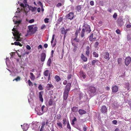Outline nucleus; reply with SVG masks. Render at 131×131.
Wrapping results in <instances>:
<instances>
[{
    "instance_id": "obj_1",
    "label": "nucleus",
    "mask_w": 131,
    "mask_h": 131,
    "mask_svg": "<svg viewBox=\"0 0 131 131\" xmlns=\"http://www.w3.org/2000/svg\"><path fill=\"white\" fill-rule=\"evenodd\" d=\"M28 32H30L31 34H34L37 30V27L36 26L34 27L33 25L28 26Z\"/></svg>"
},
{
    "instance_id": "obj_2",
    "label": "nucleus",
    "mask_w": 131,
    "mask_h": 131,
    "mask_svg": "<svg viewBox=\"0 0 131 131\" xmlns=\"http://www.w3.org/2000/svg\"><path fill=\"white\" fill-rule=\"evenodd\" d=\"M96 91L95 87L92 86H90L89 88V93L90 95L94 94Z\"/></svg>"
},
{
    "instance_id": "obj_3",
    "label": "nucleus",
    "mask_w": 131,
    "mask_h": 131,
    "mask_svg": "<svg viewBox=\"0 0 131 131\" xmlns=\"http://www.w3.org/2000/svg\"><path fill=\"white\" fill-rule=\"evenodd\" d=\"M71 83H67L65 88L64 92L69 93L71 88Z\"/></svg>"
},
{
    "instance_id": "obj_4",
    "label": "nucleus",
    "mask_w": 131,
    "mask_h": 131,
    "mask_svg": "<svg viewBox=\"0 0 131 131\" xmlns=\"http://www.w3.org/2000/svg\"><path fill=\"white\" fill-rule=\"evenodd\" d=\"M74 17V13L72 12L70 13L66 16V17L67 19L71 20L73 19Z\"/></svg>"
},
{
    "instance_id": "obj_5",
    "label": "nucleus",
    "mask_w": 131,
    "mask_h": 131,
    "mask_svg": "<svg viewBox=\"0 0 131 131\" xmlns=\"http://www.w3.org/2000/svg\"><path fill=\"white\" fill-rule=\"evenodd\" d=\"M131 61V58L129 57H127L126 58L125 61V63L126 66H128Z\"/></svg>"
},
{
    "instance_id": "obj_6",
    "label": "nucleus",
    "mask_w": 131,
    "mask_h": 131,
    "mask_svg": "<svg viewBox=\"0 0 131 131\" xmlns=\"http://www.w3.org/2000/svg\"><path fill=\"white\" fill-rule=\"evenodd\" d=\"M101 112L103 114L107 113V109L106 106L105 105L102 106L101 109Z\"/></svg>"
},
{
    "instance_id": "obj_7",
    "label": "nucleus",
    "mask_w": 131,
    "mask_h": 131,
    "mask_svg": "<svg viewBox=\"0 0 131 131\" xmlns=\"http://www.w3.org/2000/svg\"><path fill=\"white\" fill-rule=\"evenodd\" d=\"M46 55L45 53L44 52L42 53L41 54L40 60L42 62H44L45 60Z\"/></svg>"
},
{
    "instance_id": "obj_8",
    "label": "nucleus",
    "mask_w": 131,
    "mask_h": 131,
    "mask_svg": "<svg viewBox=\"0 0 131 131\" xmlns=\"http://www.w3.org/2000/svg\"><path fill=\"white\" fill-rule=\"evenodd\" d=\"M109 53L107 52L104 53L103 54L104 58L105 59H107L108 60H109L110 58L109 57Z\"/></svg>"
},
{
    "instance_id": "obj_9",
    "label": "nucleus",
    "mask_w": 131,
    "mask_h": 131,
    "mask_svg": "<svg viewBox=\"0 0 131 131\" xmlns=\"http://www.w3.org/2000/svg\"><path fill=\"white\" fill-rule=\"evenodd\" d=\"M22 128L23 130L26 131L29 128V125L28 124H24L23 125H21Z\"/></svg>"
},
{
    "instance_id": "obj_10",
    "label": "nucleus",
    "mask_w": 131,
    "mask_h": 131,
    "mask_svg": "<svg viewBox=\"0 0 131 131\" xmlns=\"http://www.w3.org/2000/svg\"><path fill=\"white\" fill-rule=\"evenodd\" d=\"M117 23L118 26H122L123 23L122 19V18H119L117 21Z\"/></svg>"
},
{
    "instance_id": "obj_11",
    "label": "nucleus",
    "mask_w": 131,
    "mask_h": 131,
    "mask_svg": "<svg viewBox=\"0 0 131 131\" xmlns=\"http://www.w3.org/2000/svg\"><path fill=\"white\" fill-rule=\"evenodd\" d=\"M112 92L115 93H116L117 92L118 90V87L117 86L115 85L112 87Z\"/></svg>"
},
{
    "instance_id": "obj_12",
    "label": "nucleus",
    "mask_w": 131,
    "mask_h": 131,
    "mask_svg": "<svg viewBox=\"0 0 131 131\" xmlns=\"http://www.w3.org/2000/svg\"><path fill=\"white\" fill-rule=\"evenodd\" d=\"M85 30L88 33H90L91 31V30L90 26L89 25H87L85 26Z\"/></svg>"
},
{
    "instance_id": "obj_13",
    "label": "nucleus",
    "mask_w": 131,
    "mask_h": 131,
    "mask_svg": "<svg viewBox=\"0 0 131 131\" xmlns=\"http://www.w3.org/2000/svg\"><path fill=\"white\" fill-rule=\"evenodd\" d=\"M43 94V92L42 91H41L39 93V96L40 100L41 102L43 101V99L42 97V95Z\"/></svg>"
},
{
    "instance_id": "obj_14",
    "label": "nucleus",
    "mask_w": 131,
    "mask_h": 131,
    "mask_svg": "<svg viewBox=\"0 0 131 131\" xmlns=\"http://www.w3.org/2000/svg\"><path fill=\"white\" fill-rule=\"evenodd\" d=\"M90 47L89 46H87L86 49L85 54L87 57H89L90 54Z\"/></svg>"
},
{
    "instance_id": "obj_15",
    "label": "nucleus",
    "mask_w": 131,
    "mask_h": 131,
    "mask_svg": "<svg viewBox=\"0 0 131 131\" xmlns=\"http://www.w3.org/2000/svg\"><path fill=\"white\" fill-rule=\"evenodd\" d=\"M49 70H45L43 73V74L45 76H48V79L49 80L50 78V74H49Z\"/></svg>"
},
{
    "instance_id": "obj_16",
    "label": "nucleus",
    "mask_w": 131,
    "mask_h": 131,
    "mask_svg": "<svg viewBox=\"0 0 131 131\" xmlns=\"http://www.w3.org/2000/svg\"><path fill=\"white\" fill-rule=\"evenodd\" d=\"M69 93L64 92L63 95V99L64 100H66L67 99Z\"/></svg>"
},
{
    "instance_id": "obj_17",
    "label": "nucleus",
    "mask_w": 131,
    "mask_h": 131,
    "mask_svg": "<svg viewBox=\"0 0 131 131\" xmlns=\"http://www.w3.org/2000/svg\"><path fill=\"white\" fill-rule=\"evenodd\" d=\"M79 113L80 115H82L85 114L86 113V111L82 109H80L79 110Z\"/></svg>"
},
{
    "instance_id": "obj_18",
    "label": "nucleus",
    "mask_w": 131,
    "mask_h": 131,
    "mask_svg": "<svg viewBox=\"0 0 131 131\" xmlns=\"http://www.w3.org/2000/svg\"><path fill=\"white\" fill-rule=\"evenodd\" d=\"M81 58L83 60L84 62H86L88 60L87 58L85 56L84 54L82 53L81 54Z\"/></svg>"
},
{
    "instance_id": "obj_19",
    "label": "nucleus",
    "mask_w": 131,
    "mask_h": 131,
    "mask_svg": "<svg viewBox=\"0 0 131 131\" xmlns=\"http://www.w3.org/2000/svg\"><path fill=\"white\" fill-rule=\"evenodd\" d=\"M71 43L72 45L74 46L73 51L74 52H76L77 49V47L75 45L74 43L73 42V41H72V40L71 41Z\"/></svg>"
},
{
    "instance_id": "obj_20",
    "label": "nucleus",
    "mask_w": 131,
    "mask_h": 131,
    "mask_svg": "<svg viewBox=\"0 0 131 131\" xmlns=\"http://www.w3.org/2000/svg\"><path fill=\"white\" fill-rule=\"evenodd\" d=\"M122 58H119L117 59V62L118 64L120 66L122 65Z\"/></svg>"
},
{
    "instance_id": "obj_21",
    "label": "nucleus",
    "mask_w": 131,
    "mask_h": 131,
    "mask_svg": "<svg viewBox=\"0 0 131 131\" xmlns=\"http://www.w3.org/2000/svg\"><path fill=\"white\" fill-rule=\"evenodd\" d=\"M79 73L82 75V77H83V79H85L86 78V74L85 73L82 71H80Z\"/></svg>"
},
{
    "instance_id": "obj_22",
    "label": "nucleus",
    "mask_w": 131,
    "mask_h": 131,
    "mask_svg": "<svg viewBox=\"0 0 131 131\" xmlns=\"http://www.w3.org/2000/svg\"><path fill=\"white\" fill-rule=\"evenodd\" d=\"M71 110L73 112H76L78 111V108L77 107L74 106L71 108Z\"/></svg>"
},
{
    "instance_id": "obj_23",
    "label": "nucleus",
    "mask_w": 131,
    "mask_h": 131,
    "mask_svg": "<svg viewBox=\"0 0 131 131\" xmlns=\"http://www.w3.org/2000/svg\"><path fill=\"white\" fill-rule=\"evenodd\" d=\"M85 32V29L83 28L82 29V31L81 33V37L83 38L84 35V33Z\"/></svg>"
},
{
    "instance_id": "obj_24",
    "label": "nucleus",
    "mask_w": 131,
    "mask_h": 131,
    "mask_svg": "<svg viewBox=\"0 0 131 131\" xmlns=\"http://www.w3.org/2000/svg\"><path fill=\"white\" fill-rule=\"evenodd\" d=\"M29 9L32 12H34L35 11L36 8L35 7H33L32 6H30L29 8Z\"/></svg>"
},
{
    "instance_id": "obj_25",
    "label": "nucleus",
    "mask_w": 131,
    "mask_h": 131,
    "mask_svg": "<svg viewBox=\"0 0 131 131\" xmlns=\"http://www.w3.org/2000/svg\"><path fill=\"white\" fill-rule=\"evenodd\" d=\"M81 5H79L77 6L76 7V9L77 11L78 12H80L81 10Z\"/></svg>"
},
{
    "instance_id": "obj_26",
    "label": "nucleus",
    "mask_w": 131,
    "mask_h": 131,
    "mask_svg": "<svg viewBox=\"0 0 131 131\" xmlns=\"http://www.w3.org/2000/svg\"><path fill=\"white\" fill-rule=\"evenodd\" d=\"M30 78L32 80H34L35 79V77L33 74L32 73H30Z\"/></svg>"
},
{
    "instance_id": "obj_27",
    "label": "nucleus",
    "mask_w": 131,
    "mask_h": 131,
    "mask_svg": "<svg viewBox=\"0 0 131 131\" xmlns=\"http://www.w3.org/2000/svg\"><path fill=\"white\" fill-rule=\"evenodd\" d=\"M67 78L68 81H70L72 78V74H68L67 75Z\"/></svg>"
},
{
    "instance_id": "obj_28",
    "label": "nucleus",
    "mask_w": 131,
    "mask_h": 131,
    "mask_svg": "<svg viewBox=\"0 0 131 131\" xmlns=\"http://www.w3.org/2000/svg\"><path fill=\"white\" fill-rule=\"evenodd\" d=\"M51 59L50 58H49L47 63V66L49 67H50L51 66Z\"/></svg>"
},
{
    "instance_id": "obj_29",
    "label": "nucleus",
    "mask_w": 131,
    "mask_h": 131,
    "mask_svg": "<svg viewBox=\"0 0 131 131\" xmlns=\"http://www.w3.org/2000/svg\"><path fill=\"white\" fill-rule=\"evenodd\" d=\"M45 107L44 105H42L41 107V110L42 113H40V114H39V115H42L43 113L45 112L43 111L44 109L45 108Z\"/></svg>"
},
{
    "instance_id": "obj_30",
    "label": "nucleus",
    "mask_w": 131,
    "mask_h": 131,
    "mask_svg": "<svg viewBox=\"0 0 131 131\" xmlns=\"http://www.w3.org/2000/svg\"><path fill=\"white\" fill-rule=\"evenodd\" d=\"M54 78L55 79L56 81L57 82H58L61 80L60 77L57 75H56L55 76Z\"/></svg>"
},
{
    "instance_id": "obj_31",
    "label": "nucleus",
    "mask_w": 131,
    "mask_h": 131,
    "mask_svg": "<svg viewBox=\"0 0 131 131\" xmlns=\"http://www.w3.org/2000/svg\"><path fill=\"white\" fill-rule=\"evenodd\" d=\"M92 54L93 57L95 58H97L99 57V54L98 53H97L96 52H93Z\"/></svg>"
},
{
    "instance_id": "obj_32",
    "label": "nucleus",
    "mask_w": 131,
    "mask_h": 131,
    "mask_svg": "<svg viewBox=\"0 0 131 131\" xmlns=\"http://www.w3.org/2000/svg\"><path fill=\"white\" fill-rule=\"evenodd\" d=\"M20 6L21 7H23L24 8V11H25L26 14H27V13L28 12V11L26 10L25 7L23 3H21L20 4Z\"/></svg>"
},
{
    "instance_id": "obj_33",
    "label": "nucleus",
    "mask_w": 131,
    "mask_h": 131,
    "mask_svg": "<svg viewBox=\"0 0 131 131\" xmlns=\"http://www.w3.org/2000/svg\"><path fill=\"white\" fill-rule=\"evenodd\" d=\"M14 44L16 46H20L21 47L23 45L22 44H21L19 42H16L15 41L14 42Z\"/></svg>"
},
{
    "instance_id": "obj_34",
    "label": "nucleus",
    "mask_w": 131,
    "mask_h": 131,
    "mask_svg": "<svg viewBox=\"0 0 131 131\" xmlns=\"http://www.w3.org/2000/svg\"><path fill=\"white\" fill-rule=\"evenodd\" d=\"M81 28H79V30H77L76 32L75 33V35L76 37H77L78 34L79 32H80V31L81 30Z\"/></svg>"
},
{
    "instance_id": "obj_35",
    "label": "nucleus",
    "mask_w": 131,
    "mask_h": 131,
    "mask_svg": "<svg viewBox=\"0 0 131 131\" xmlns=\"http://www.w3.org/2000/svg\"><path fill=\"white\" fill-rule=\"evenodd\" d=\"M125 88H126L128 90L129 89V83H126L125 84Z\"/></svg>"
},
{
    "instance_id": "obj_36",
    "label": "nucleus",
    "mask_w": 131,
    "mask_h": 131,
    "mask_svg": "<svg viewBox=\"0 0 131 131\" xmlns=\"http://www.w3.org/2000/svg\"><path fill=\"white\" fill-rule=\"evenodd\" d=\"M49 105L51 106L53 104V100L51 99H50L49 100V102H48Z\"/></svg>"
},
{
    "instance_id": "obj_37",
    "label": "nucleus",
    "mask_w": 131,
    "mask_h": 131,
    "mask_svg": "<svg viewBox=\"0 0 131 131\" xmlns=\"http://www.w3.org/2000/svg\"><path fill=\"white\" fill-rule=\"evenodd\" d=\"M20 80V77L19 76H18L16 78L13 80V81L15 80L16 81H19Z\"/></svg>"
},
{
    "instance_id": "obj_38",
    "label": "nucleus",
    "mask_w": 131,
    "mask_h": 131,
    "mask_svg": "<svg viewBox=\"0 0 131 131\" xmlns=\"http://www.w3.org/2000/svg\"><path fill=\"white\" fill-rule=\"evenodd\" d=\"M98 61V60H93L92 62V65H95V63L97 62Z\"/></svg>"
},
{
    "instance_id": "obj_39",
    "label": "nucleus",
    "mask_w": 131,
    "mask_h": 131,
    "mask_svg": "<svg viewBox=\"0 0 131 131\" xmlns=\"http://www.w3.org/2000/svg\"><path fill=\"white\" fill-rule=\"evenodd\" d=\"M61 115L60 114H57L56 116V118L57 119H61Z\"/></svg>"
},
{
    "instance_id": "obj_40",
    "label": "nucleus",
    "mask_w": 131,
    "mask_h": 131,
    "mask_svg": "<svg viewBox=\"0 0 131 131\" xmlns=\"http://www.w3.org/2000/svg\"><path fill=\"white\" fill-rule=\"evenodd\" d=\"M60 30L61 31L62 33L63 34L65 30V28L64 27H62L61 28Z\"/></svg>"
},
{
    "instance_id": "obj_41",
    "label": "nucleus",
    "mask_w": 131,
    "mask_h": 131,
    "mask_svg": "<svg viewBox=\"0 0 131 131\" xmlns=\"http://www.w3.org/2000/svg\"><path fill=\"white\" fill-rule=\"evenodd\" d=\"M57 124L61 128H62V124L60 122L57 123Z\"/></svg>"
},
{
    "instance_id": "obj_42",
    "label": "nucleus",
    "mask_w": 131,
    "mask_h": 131,
    "mask_svg": "<svg viewBox=\"0 0 131 131\" xmlns=\"http://www.w3.org/2000/svg\"><path fill=\"white\" fill-rule=\"evenodd\" d=\"M45 125V121L43 122L42 123V125L41 126V129H42V128H43L44 127V126Z\"/></svg>"
},
{
    "instance_id": "obj_43",
    "label": "nucleus",
    "mask_w": 131,
    "mask_h": 131,
    "mask_svg": "<svg viewBox=\"0 0 131 131\" xmlns=\"http://www.w3.org/2000/svg\"><path fill=\"white\" fill-rule=\"evenodd\" d=\"M117 15L116 13H114V15H113V17L115 19H116L117 17Z\"/></svg>"
},
{
    "instance_id": "obj_44",
    "label": "nucleus",
    "mask_w": 131,
    "mask_h": 131,
    "mask_svg": "<svg viewBox=\"0 0 131 131\" xmlns=\"http://www.w3.org/2000/svg\"><path fill=\"white\" fill-rule=\"evenodd\" d=\"M63 123L64 125L66 124L67 123V119L66 118H64L63 120Z\"/></svg>"
},
{
    "instance_id": "obj_45",
    "label": "nucleus",
    "mask_w": 131,
    "mask_h": 131,
    "mask_svg": "<svg viewBox=\"0 0 131 131\" xmlns=\"http://www.w3.org/2000/svg\"><path fill=\"white\" fill-rule=\"evenodd\" d=\"M28 83L29 85L30 86H32L33 85L31 81L30 80H28Z\"/></svg>"
},
{
    "instance_id": "obj_46",
    "label": "nucleus",
    "mask_w": 131,
    "mask_h": 131,
    "mask_svg": "<svg viewBox=\"0 0 131 131\" xmlns=\"http://www.w3.org/2000/svg\"><path fill=\"white\" fill-rule=\"evenodd\" d=\"M77 38V37H76L75 38L73 39V41H75L76 42H79V41L80 40L79 39Z\"/></svg>"
},
{
    "instance_id": "obj_47",
    "label": "nucleus",
    "mask_w": 131,
    "mask_h": 131,
    "mask_svg": "<svg viewBox=\"0 0 131 131\" xmlns=\"http://www.w3.org/2000/svg\"><path fill=\"white\" fill-rule=\"evenodd\" d=\"M38 4L40 5L41 8H43V6L41 2L40 1H39L38 3Z\"/></svg>"
},
{
    "instance_id": "obj_48",
    "label": "nucleus",
    "mask_w": 131,
    "mask_h": 131,
    "mask_svg": "<svg viewBox=\"0 0 131 131\" xmlns=\"http://www.w3.org/2000/svg\"><path fill=\"white\" fill-rule=\"evenodd\" d=\"M67 127L68 129H69V130L71 129V127L68 122L67 123Z\"/></svg>"
},
{
    "instance_id": "obj_49",
    "label": "nucleus",
    "mask_w": 131,
    "mask_h": 131,
    "mask_svg": "<svg viewBox=\"0 0 131 131\" xmlns=\"http://www.w3.org/2000/svg\"><path fill=\"white\" fill-rule=\"evenodd\" d=\"M127 39L128 40H131V36L129 34H128L127 35Z\"/></svg>"
},
{
    "instance_id": "obj_50",
    "label": "nucleus",
    "mask_w": 131,
    "mask_h": 131,
    "mask_svg": "<svg viewBox=\"0 0 131 131\" xmlns=\"http://www.w3.org/2000/svg\"><path fill=\"white\" fill-rule=\"evenodd\" d=\"M116 32L118 34H121V31L119 29H117L116 30Z\"/></svg>"
},
{
    "instance_id": "obj_51",
    "label": "nucleus",
    "mask_w": 131,
    "mask_h": 131,
    "mask_svg": "<svg viewBox=\"0 0 131 131\" xmlns=\"http://www.w3.org/2000/svg\"><path fill=\"white\" fill-rule=\"evenodd\" d=\"M38 88L40 90H42L43 89V88L41 84H40L38 86Z\"/></svg>"
},
{
    "instance_id": "obj_52",
    "label": "nucleus",
    "mask_w": 131,
    "mask_h": 131,
    "mask_svg": "<svg viewBox=\"0 0 131 131\" xmlns=\"http://www.w3.org/2000/svg\"><path fill=\"white\" fill-rule=\"evenodd\" d=\"M49 19L48 18H45L44 19V21L45 23H47L49 22Z\"/></svg>"
},
{
    "instance_id": "obj_53",
    "label": "nucleus",
    "mask_w": 131,
    "mask_h": 131,
    "mask_svg": "<svg viewBox=\"0 0 131 131\" xmlns=\"http://www.w3.org/2000/svg\"><path fill=\"white\" fill-rule=\"evenodd\" d=\"M47 86L49 88H51V87H53L52 84H48L47 85Z\"/></svg>"
},
{
    "instance_id": "obj_54",
    "label": "nucleus",
    "mask_w": 131,
    "mask_h": 131,
    "mask_svg": "<svg viewBox=\"0 0 131 131\" xmlns=\"http://www.w3.org/2000/svg\"><path fill=\"white\" fill-rule=\"evenodd\" d=\"M112 123L116 125L117 123V121L116 120H113L112 121Z\"/></svg>"
},
{
    "instance_id": "obj_55",
    "label": "nucleus",
    "mask_w": 131,
    "mask_h": 131,
    "mask_svg": "<svg viewBox=\"0 0 131 131\" xmlns=\"http://www.w3.org/2000/svg\"><path fill=\"white\" fill-rule=\"evenodd\" d=\"M34 19H32L30 20H29V22L30 23H31L34 22Z\"/></svg>"
},
{
    "instance_id": "obj_56",
    "label": "nucleus",
    "mask_w": 131,
    "mask_h": 131,
    "mask_svg": "<svg viewBox=\"0 0 131 131\" xmlns=\"http://www.w3.org/2000/svg\"><path fill=\"white\" fill-rule=\"evenodd\" d=\"M61 5L62 4L61 3H59L57 4L56 6L57 7H59L61 6Z\"/></svg>"
},
{
    "instance_id": "obj_57",
    "label": "nucleus",
    "mask_w": 131,
    "mask_h": 131,
    "mask_svg": "<svg viewBox=\"0 0 131 131\" xmlns=\"http://www.w3.org/2000/svg\"><path fill=\"white\" fill-rule=\"evenodd\" d=\"M89 40L90 41H92L93 40L94 38H93V37H90V36H89Z\"/></svg>"
},
{
    "instance_id": "obj_58",
    "label": "nucleus",
    "mask_w": 131,
    "mask_h": 131,
    "mask_svg": "<svg viewBox=\"0 0 131 131\" xmlns=\"http://www.w3.org/2000/svg\"><path fill=\"white\" fill-rule=\"evenodd\" d=\"M58 20L59 22H61L62 20V17H60V18H59Z\"/></svg>"
},
{
    "instance_id": "obj_59",
    "label": "nucleus",
    "mask_w": 131,
    "mask_h": 131,
    "mask_svg": "<svg viewBox=\"0 0 131 131\" xmlns=\"http://www.w3.org/2000/svg\"><path fill=\"white\" fill-rule=\"evenodd\" d=\"M21 21L20 20H19L18 21H16L15 23L16 24H19L21 23Z\"/></svg>"
},
{
    "instance_id": "obj_60",
    "label": "nucleus",
    "mask_w": 131,
    "mask_h": 131,
    "mask_svg": "<svg viewBox=\"0 0 131 131\" xmlns=\"http://www.w3.org/2000/svg\"><path fill=\"white\" fill-rule=\"evenodd\" d=\"M38 49H42V46L41 45H39L38 47Z\"/></svg>"
},
{
    "instance_id": "obj_61",
    "label": "nucleus",
    "mask_w": 131,
    "mask_h": 131,
    "mask_svg": "<svg viewBox=\"0 0 131 131\" xmlns=\"http://www.w3.org/2000/svg\"><path fill=\"white\" fill-rule=\"evenodd\" d=\"M90 4L91 6H93L94 5V2L93 1H91L90 2Z\"/></svg>"
},
{
    "instance_id": "obj_62",
    "label": "nucleus",
    "mask_w": 131,
    "mask_h": 131,
    "mask_svg": "<svg viewBox=\"0 0 131 131\" xmlns=\"http://www.w3.org/2000/svg\"><path fill=\"white\" fill-rule=\"evenodd\" d=\"M99 44V42L96 41L95 42V46L96 47H97V46H98V45Z\"/></svg>"
},
{
    "instance_id": "obj_63",
    "label": "nucleus",
    "mask_w": 131,
    "mask_h": 131,
    "mask_svg": "<svg viewBox=\"0 0 131 131\" xmlns=\"http://www.w3.org/2000/svg\"><path fill=\"white\" fill-rule=\"evenodd\" d=\"M46 27V26L45 25H43L41 26V29H43Z\"/></svg>"
},
{
    "instance_id": "obj_64",
    "label": "nucleus",
    "mask_w": 131,
    "mask_h": 131,
    "mask_svg": "<svg viewBox=\"0 0 131 131\" xmlns=\"http://www.w3.org/2000/svg\"><path fill=\"white\" fill-rule=\"evenodd\" d=\"M126 27L127 28H130L131 27V24H128L127 25Z\"/></svg>"
}]
</instances>
